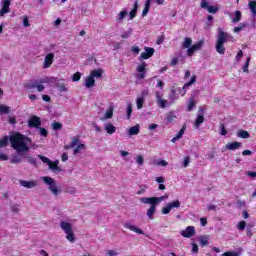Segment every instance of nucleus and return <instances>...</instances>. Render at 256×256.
<instances>
[{"label":"nucleus","instance_id":"f257e3e1","mask_svg":"<svg viewBox=\"0 0 256 256\" xmlns=\"http://www.w3.org/2000/svg\"><path fill=\"white\" fill-rule=\"evenodd\" d=\"M9 141L12 149L18 153V155H23V153H29L31 151V138L23 135L19 132L9 136H4L0 139V147H7L9 145Z\"/></svg>","mask_w":256,"mask_h":256},{"label":"nucleus","instance_id":"f03ea898","mask_svg":"<svg viewBox=\"0 0 256 256\" xmlns=\"http://www.w3.org/2000/svg\"><path fill=\"white\" fill-rule=\"evenodd\" d=\"M165 199H169V195L165 194L164 196L160 197H141L140 203L144 205H150V208L147 210L146 214L150 221H153L155 213H157V205L159 203H163Z\"/></svg>","mask_w":256,"mask_h":256},{"label":"nucleus","instance_id":"7ed1b4c3","mask_svg":"<svg viewBox=\"0 0 256 256\" xmlns=\"http://www.w3.org/2000/svg\"><path fill=\"white\" fill-rule=\"evenodd\" d=\"M229 39H233V36L223 31V29L218 28L215 50L219 53V55H225V43H227Z\"/></svg>","mask_w":256,"mask_h":256},{"label":"nucleus","instance_id":"20e7f679","mask_svg":"<svg viewBox=\"0 0 256 256\" xmlns=\"http://www.w3.org/2000/svg\"><path fill=\"white\" fill-rule=\"evenodd\" d=\"M43 83H45L43 79L30 80L29 82L24 83L23 88L25 89V91H29L30 93H33L35 89H37L39 93H42V91H45V86L43 85Z\"/></svg>","mask_w":256,"mask_h":256},{"label":"nucleus","instance_id":"39448f33","mask_svg":"<svg viewBox=\"0 0 256 256\" xmlns=\"http://www.w3.org/2000/svg\"><path fill=\"white\" fill-rule=\"evenodd\" d=\"M60 227L64 233H66V239L70 241V243H75V233H73V227L71 223L62 221L60 223Z\"/></svg>","mask_w":256,"mask_h":256},{"label":"nucleus","instance_id":"423d86ee","mask_svg":"<svg viewBox=\"0 0 256 256\" xmlns=\"http://www.w3.org/2000/svg\"><path fill=\"white\" fill-rule=\"evenodd\" d=\"M38 158L42 161V163H45L46 165H48L49 169L54 173H59L62 171L61 167H59V160H56L53 162L49 158L43 155H38Z\"/></svg>","mask_w":256,"mask_h":256},{"label":"nucleus","instance_id":"0eeeda50","mask_svg":"<svg viewBox=\"0 0 256 256\" xmlns=\"http://www.w3.org/2000/svg\"><path fill=\"white\" fill-rule=\"evenodd\" d=\"M43 181L44 183H46V185H49L48 189L49 191H51V193L53 195H59V189L57 188V183H55V180L49 176H45L43 177Z\"/></svg>","mask_w":256,"mask_h":256},{"label":"nucleus","instance_id":"6e6552de","mask_svg":"<svg viewBox=\"0 0 256 256\" xmlns=\"http://www.w3.org/2000/svg\"><path fill=\"white\" fill-rule=\"evenodd\" d=\"M179 207H181V201L179 200H174L172 202H169L166 207H163L161 212L162 215H169V213H171L172 209H179Z\"/></svg>","mask_w":256,"mask_h":256},{"label":"nucleus","instance_id":"1a4fd4ad","mask_svg":"<svg viewBox=\"0 0 256 256\" xmlns=\"http://www.w3.org/2000/svg\"><path fill=\"white\" fill-rule=\"evenodd\" d=\"M137 71L139 74H137V79H145V75H147V63L141 62L138 67Z\"/></svg>","mask_w":256,"mask_h":256},{"label":"nucleus","instance_id":"9d476101","mask_svg":"<svg viewBox=\"0 0 256 256\" xmlns=\"http://www.w3.org/2000/svg\"><path fill=\"white\" fill-rule=\"evenodd\" d=\"M153 55H155V48H151V47H144V52H142L140 54L139 59H151V57H153Z\"/></svg>","mask_w":256,"mask_h":256},{"label":"nucleus","instance_id":"9b49d317","mask_svg":"<svg viewBox=\"0 0 256 256\" xmlns=\"http://www.w3.org/2000/svg\"><path fill=\"white\" fill-rule=\"evenodd\" d=\"M202 47H203V40H200L196 44L190 46V48H188L187 50L188 57H193V54L195 53V51H201Z\"/></svg>","mask_w":256,"mask_h":256},{"label":"nucleus","instance_id":"f8f14e48","mask_svg":"<svg viewBox=\"0 0 256 256\" xmlns=\"http://www.w3.org/2000/svg\"><path fill=\"white\" fill-rule=\"evenodd\" d=\"M180 235L186 239H191L195 235V226H187L185 230L180 231Z\"/></svg>","mask_w":256,"mask_h":256},{"label":"nucleus","instance_id":"ddd939ff","mask_svg":"<svg viewBox=\"0 0 256 256\" xmlns=\"http://www.w3.org/2000/svg\"><path fill=\"white\" fill-rule=\"evenodd\" d=\"M28 127L39 129L41 127V118L39 116H32L28 121Z\"/></svg>","mask_w":256,"mask_h":256},{"label":"nucleus","instance_id":"4468645a","mask_svg":"<svg viewBox=\"0 0 256 256\" xmlns=\"http://www.w3.org/2000/svg\"><path fill=\"white\" fill-rule=\"evenodd\" d=\"M200 6L202 9H207L208 13L215 14L217 11H219V7L217 6H209V2L207 0H201Z\"/></svg>","mask_w":256,"mask_h":256},{"label":"nucleus","instance_id":"2eb2a0df","mask_svg":"<svg viewBox=\"0 0 256 256\" xmlns=\"http://www.w3.org/2000/svg\"><path fill=\"white\" fill-rule=\"evenodd\" d=\"M53 59H55V54H53V53L47 54L44 58L43 68L49 69V67H51V65H53Z\"/></svg>","mask_w":256,"mask_h":256},{"label":"nucleus","instance_id":"dca6fc26","mask_svg":"<svg viewBox=\"0 0 256 256\" xmlns=\"http://www.w3.org/2000/svg\"><path fill=\"white\" fill-rule=\"evenodd\" d=\"M19 184L21 185V187H25L26 189H33L35 187H37V181L35 180H20Z\"/></svg>","mask_w":256,"mask_h":256},{"label":"nucleus","instance_id":"f3484780","mask_svg":"<svg viewBox=\"0 0 256 256\" xmlns=\"http://www.w3.org/2000/svg\"><path fill=\"white\" fill-rule=\"evenodd\" d=\"M204 111L205 110L203 108L199 109L198 115H197L196 120L194 122L195 127H199V125H201L205 122V116H203Z\"/></svg>","mask_w":256,"mask_h":256},{"label":"nucleus","instance_id":"a211bd4d","mask_svg":"<svg viewBox=\"0 0 256 256\" xmlns=\"http://www.w3.org/2000/svg\"><path fill=\"white\" fill-rule=\"evenodd\" d=\"M9 7H11V0H4L2 4V9L0 10V17L9 13Z\"/></svg>","mask_w":256,"mask_h":256},{"label":"nucleus","instance_id":"6ab92c4d","mask_svg":"<svg viewBox=\"0 0 256 256\" xmlns=\"http://www.w3.org/2000/svg\"><path fill=\"white\" fill-rule=\"evenodd\" d=\"M241 142L234 141L226 144L227 151H237V149H241Z\"/></svg>","mask_w":256,"mask_h":256},{"label":"nucleus","instance_id":"aec40b11","mask_svg":"<svg viewBox=\"0 0 256 256\" xmlns=\"http://www.w3.org/2000/svg\"><path fill=\"white\" fill-rule=\"evenodd\" d=\"M125 229H129V231H133L134 233H137L138 235H143V230H141L139 227L131 224V223H126L124 225Z\"/></svg>","mask_w":256,"mask_h":256},{"label":"nucleus","instance_id":"412c9836","mask_svg":"<svg viewBox=\"0 0 256 256\" xmlns=\"http://www.w3.org/2000/svg\"><path fill=\"white\" fill-rule=\"evenodd\" d=\"M156 101L158 107H160L161 109H165V107H167V100H163L159 92H156Z\"/></svg>","mask_w":256,"mask_h":256},{"label":"nucleus","instance_id":"4be33fe9","mask_svg":"<svg viewBox=\"0 0 256 256\" xmlns=\"http://www.w3.org/2000/svg\"><path fill=\"white\" fill-rule=\"evenodd\" d=\"M198 242L200 247H207L209 245V236L208 235H202L198 237Z\"/></svg>","mask_w":256,"mask_h":256},{"label":"nucleus","instance_id":"5701e85b","mask_svg":"<svg viewBox=\"0 0 256 256\" xmlns=\"http://www.w3.org/2000/svg\"><path fill=\"white\" fill-rule=\"evenodd\" d=\"M139 131H141V126L136 124L128 129V135H139Z\"/></svg>","mask_w":256,"mask_h":256},{"label":"nucleus","instance_id":"b1692460","mask_svg":"<svg viewBox=\"0 0 256 256\" xmlns=\"http://www.w3.org/2000/svg\"><path fill=\"white\" fill-rule=\"evenodd\" d=\"M195 105H197V102L195 101V96H192L188 100L187 104V111L191 112L195 108Z\"/></svg>","mask_w":256,"mask_h":256},{"label":"nucleus","instance_id":"393cba45","mask_svg":"<svg viewBox=\"0 0 256 256\" xmlns=\"http://www.w3.org/2000/svg\"><path fill=\"white\" fill-rule=\"evenodd\" d=\"M105 131L108 133V135H113V133H115V131H117V127H115L113 124L111 123H107L104 127Z\"/></svg>","mask_w":256,"mask_h":256},{"label":"nucleus","instance_id":"a878e982","mask_svg":"<svg viewBox=\"0 0 256 256\" xmlns=\"http://www.w3.org/2000/svg\"><path fill=\"white\" fill-rule=\"evenodd\" d=\"M95 86V79L89 75L88 77H86L85 80V87H87V89H91V87Z\"/></svg>","mask_w":256,"mask_h":256},{"label":"nucleus","instance_id":"bb28decb","mask_svg":"<svg viewBox=\"0 0 256 256\" xmlns=\"http://www.w3.org/2000/svg\"><path fill=\"white\" fill-rule=\"evenodd\" d=\"M90 75L95 79H101L103 77V70L102 69H97V70H92Z\"/></svg>","mask_w":256,"mask_h":256},{"label":"nucleus","instance_id":"cd10ccee","mask_svg":"<svg viewBox=\"0 0 256 256\" xmlns=\"http://www.w3.org/2000/svg\"><path fill=\"white\" fill-rule=\"evenodd\" d=\"M237 137L240 139H249L251 137V134L247 132V130H239L237 132Z\"/></svg>","mask_w":256,"mask_h":256},{"label":"nucleus","instance_id":"c85d7f7f","mask_svg":"<svg viewBox=\"0 0 256 256\" xmlns=\"http://www.w3.org/2000/svg\"><path fill=\"white\" fill-rule=\"evenodd\" d=\"M8 113H11V107L0 104V115H7Z\"/></svg>","mask_w":256,"mask_h":256},{"label":"nucleus","instance_id":"c756f323","mask_svg":"<svg viewBox=\"0 0 256 256\" xmlns=\"http://www.w3.org/2000/svg\"><path fill=\"white\" fill-rule=\"evenodd\" d=\"M193 43V40L189 37H186L184 39V42L182 43V49H189L191 48V45Z\"/></svg>","mask_w":256,"mask_h":256},{"label":"nucleus","instance_id":"7c9ffc66","mask_svg":"<svg viewBox=\"0 0 256 256\" xmlns=\"http://www.w3.org/2000/svg\"><path fill=\"white\" fill-rule=\"evenodd\" d=\"M248 7H249L252 15H256V0H250L248 2Z\"/></svg>","mask_w":256,"mask_h":256},{"label":"nucleus","instance_id":"2f4dec72","mask_svg":"<svg viewBox=\"0 0 256 256\" xmlns=\"http://www.w3.org/2000/svg\"><path fill=\"white\" fill-rule=\"evenodd\" d=\"M195 81H197V76L193 75L190 79L189 82H186L183 86V89H188V87H191L193 85V83H195Z\"/></svg>","mask_w":256,"mask_h":256},{"label":"nucleus","instance_id":"473e14b6","mask_svg":"<svg viewBox=\"0 0 256 256\" xmlns=\"http://www.w3.org/2000/svg\"><path fill=\"white\" fill-rule=\"evenodd\" d=\"M243 15L241 14V11L237 10L235 12V17L232 19V23H239L241 21Z\"/></svg>","mask_w":256,"mask_h":256},{"label":"nucleus","instance_id":"72a5a7b5","mask_svg":"<svg viewBox=\"0 0 256 256\" xmlns=\"http://www.w3.org/2000/svg\"><path fill=\"white\" fill-rule=\"evenodd\" d=\"M52 129L54 131H59V130L63 129V124L61 122L54 121L52 123Z\"/></svg>","mask_w":256,"mask_h":256},{"label":"nucleus","instance_id":"f704fd0d","mask_svg":"<svg viewBox=\"0 0 256 256\" xmlns=\"http://www.w3.org/2000/svg\"><path fill=\"white\" fill-rule=\"evenodd\" d=\"M169 99L172 100V103H174V101H177V99H179V97L177 96V91L175 89H171Z\"/></svg>","mask_w":256,"mask_h":256},{"label":"nucleus","instance_id":"c9c22d12","mask_svg":"<svg viewBox=\"0 0 256 256\" xmlns=\"http://www.w3.org/2000/svg\"><path fill=\"white\" fill-rule=\"evenodd\" d=\"M133 113V104L129 103L127 105V109H126V115H127V119H131V115Z\"/></svg>","mask_w":256,"mask_h":256},{"label":"nucleus","instance_id":"e433bc0d","mask_svg":"<svg viewBox=\"0 0 256 256\" xmlns=\"http://www.w3.org/2000/svg\"><path fill=\"white\" fill-rule=\"evenodd\" d=\"M25 153H27V152L22 153V156H24L26 159H28V163H30V165H37V160L31 156L25 155Z\"/></svg>","mask_w":256,"mask_h":256},{"label":"nucleus","instance_id":"4c0bfd02","mask_svg":"<svg viewBox=\"0 0 256 256\" xmlns=\"http://www.w3.org/2000/svg\"><path fill=\"white\" fill-rule=\"evenodd\" d=\"M85 149V144H78L77 147L74 149V155H77L78 153H81Z\"/></svg>","mask_w":256,"mask_h":256},{"label":"nucleus","instance_id":"58836bf2","mask_svg":"<svg viewBox=\"0 0 256 256\" xmlns=\"http://www.w3.org/2000/svg\"><path fill=\"white\" fill-rule=\"evenodd\" d=\"M249 63H251V57H248L246 59V62L244 64V66H243L244 73H249Z\"/></svg>","mask_w":256,"mask_h":256},{"label":"nucleus","instance_id":"ea45409f","mask_svg":"<svg viewBox=\"0 0 256 256\" xmlns=\"http://www.w3.org/2000/svg\"><path fill=\"white\" fill-rule=\"evenodd\" d=\"M246 235L247 237H253V226L250 224H248L246 227Z\"/></svg>","mask_w":256,"mask_h":256},{"label":"nucleus","instance_id":"a19ab883","mask_svg":"<svg viewBox=\"0 0 256 256\" xmlns=\"http://www.w3.org/2000/svg\"><path fill=\"white\" fill-rule=\"evenodd\" d=\"M22 161H23V159L21 157H19L18 155H14L11 159V163H13V164L21 163Z\"/></svg>","mask_w":256,"mask_h":256},{"label":"nucleus","instance_id":"79ce46f5","mask_svg":"<svg viewBox=\"0 0 256 256\" xmlns=\"http://www.w3.org/2000/svg\"><path fill=\"white\" fill-rule=\"evenodd\" d=\"M135 161L138 165H143L145 163V158L142 155H138L135 158Z\"/></svg>","mask_w":256,"mask_h":256},{"label":"nucleus","instance_id":"37998d69","mask_svg":"<svg viewBox=\"0 0 256 256\" xmlns=\"http://www.w3.org/2000/svg\"><path fill=\"white\" fill-rule=\"evenodd\" d=\"M38 129L41 137H47V135H49V131H47V129H45L44 127H40Z\"/></svg>","mask_w":256,"mask_h":256},{"label":"nucleus","instance_id":"c03bdc74","mask_svg":"<svg viewBox=\"0 0 256 256\" xmlns=\"http://www.w3.org/2000/svg\"><path fill=\"white\" fill-rule=\"evenodd\" d=\"M136 103H137V109H143V103H145V99L140 97L137 99Z\"/></svg>","mask_w":256,"mask_h":256},{"label":"nucleus","instance_id":"a18cd8bd","mask_svg":"<svg viewBox=\"0 0 256 256\" xmlns=\"http://www.w3.org/2000/svg\"><path fill=\"white\" fill-rule=\"evenodd\" d=\"M133 33V29L129 28L127 32H125L124 34L121 35V37L123 39H129V37H131Z\"/></svg>","mask_w":256,"mask_h":256},{"label":"nucleus","instance_id":"49530a36","mask_svg":"<svg viewBox=\"0 0 256 256\" xmlns=\"http://www.w3.org/2000/svg\"><path fill=\"white\" fill-rule=\"evenodd\" d=\"M245 27H247V23H243L238 27L234 28V33H240V31H243V29H245Z\"/></svg>","mask_w":256,"mask_h":256},{"label":"nucleus","instance_id":"de8ad7c7","mask_svg":"<svg viewBox=\"0 0 256 256\" xmlns=\"http://www.w3.org/2000/svg\"><path fill=\"white\" fill-rule=\"evenodd\" d=\"M106 119H113V107H110L105 114Z\"/></svg>","mask_w":256,"mask_h":256},{"label":"nucleus","instance_id":"09e8293b","mask_svg":"<svg viewBox=\"0 0 256 256\" xmlns=\"http://www.w3.org/2000/svg\"><path fill=\"white\" fill-rule=\"evenodd\" d=\"M127 17V11H121L119 14H118V18H117V21H123L124 18Z\"/></svg>","mask_w":256,"mask_h":256},{"label":"nucleus","instance_id":"8fccbe9b","mask_svg":"<svg viewBox=\"0 0 256 256\" xmlns=\"http://www.w3.org/2000/svg\"><path fill=\"white\" fill-rule=\"evenodd\" d=\"M185 129L186 127L183 126L177 133L176 137L179 138V139H182L183 138V135H185Z\"/></svg>","mask_w":256,"mask_h":256},{"label":"nucleus","instance_id":"3c124183","mask_svg":"<svg viewBox=\"0 0 256 256\" xmlns=\"http://www.w3.org/2000/svg\"><path fill=\"white\" fill-rule=\"evenodd\" d=\"M245 227H247V222H245V221H240V222L238 223V229H239V231H245Z\"/></svg>","mask_w":256,"mask_h":256},{"label":"nucleus","instance_id":"603ef678","mask_svg":"<svg viewBox=\"0 0 256 256\" xmlns=\"http://www.w3.org/2000/svg\"><path fill=\"white\" fill-rule=\"evenodd\" d=\"M72 81H74V82L81 81V74H80V72H76V73L73 74Z\"/></svg>","mask_w":256,"mask_h":256},{"label":"nucleus","instance_id":"864d4df0","mask_svg":"<svg viewBox=\"0 0 256 256\" xmlns=\"http://www.w3.org/2000/svg\"><path fill=\"white\" fill-rule=\"evenodd\" d=\"M239 252L227 251L222 254V256H239Z\"/></svg>","mask_w":256,"mask_h":256},{"label":"nucleus","instance_id":"5fc2aeb1","mask_svg":"<svg viewBox=\"0 0 256 256\" xmlns=\"http://www.w3.org/2000/svg\"><path fill=\"white\" fill-rule=\"evenodd\" d=\"M173 119H175V114H173V112H169L166 117L167 123H171L173 121Z\"/></svg>","mask_w":256,"mask_h":256},{"label":"nucleus","instance_id":"6e6d98bb","mask_svg":"<svg viewBox=\"0 0 256 256\" xmlns=\"http://www.w3.org/2000/svg\"><path fill=\"white\" fill-rule=\"evenodd\" d=\"M189 163H191V158L189 156H185L183 161V167H189Z\"/></svg>","mask_w":256,"mask_h":256},{"label":"nucleus","instance_id":"4d7b16f0","mask_svg":"<svg viewBox=\"0 0 256 256\" xmlns=\"http://www.w3.org/2000/svg\"><path fill=\"white\" fill-rule=\"evenodd\" d=\"M79 143V137H73L72 141L70 143V147H76V145Z\"/></svg>","mask_w":256,"mask_h":256},{"label":"nucleus","instance_id":"13d9d810","mask_svg":"<svg viewBox=\"0 0 256 256\" xmlns=\"http://www.w3.org/2000/svg\"><path fill=\"white\" fill-rule=\"evenodd\" d=\"M132 53H135V55H139L141 48H139V46H133L131 48Z\"/></svg>","mask_w":256,"mask_h":256},{"label":"nucleus","instance_id":"bf43d9fd","mask_svg":"<svg viewBox=\"0 0 256 256\" xmlns=\"http://www.w3.org/2000/svg\"><path fill=\"white\" fill-rule=\"evenodd\" d=\"M156 183H159L160 185L165 183V177L160 176L155 178Z\"/></svg>","mask_w":256,"mask_h":256},{"label":"nucleus","instance_id":"052dcab7","mask_svg":"<svg viewBox=\"0 0 256 256\" xmlns=\"http://www.w3.org/2000/svg\"><path fill=\"white\" fill-rule=\"evenodd\" d=\"M177 63H179V58L173 57L172 60H171V62H170V65H171L172 67H175V66L177 65Z\"/></svg>","mask_w":256,"mask_h":256},{"label":"nucleus","instance_id":"680f3d73","mask_svg":"<svg viewBox=\"0 0 256 256\" xmlns=\"http://www.w3.org/2000/svg\"><path fill=\"white\" fill-rule=\"evenodd\" d=\"M192 253H199V246L197 243L192 244Z\"/></svg>","mask_w":256,"mask_h":256},{"label":"nucleus","instance_id":"e2e57ef3","mask_svg":"<svg viewBox=\"0 0 256 256\" xmlns=\"http://www.w3.org/2000/svg\"><path fill=\"white\" fill-rule=\"evenodd\" d=\"M12 213H19V205L14 204L11 206Z\"/></svg>","mask_w":256,"mask_h":256},{"label":"nucleus","instance_id":"0e129e2a","mask_svg":"<svg viewBox=\"0 0 256 256\" xmlns=\"http://www.w3.org/2000/svg\"><path fill=\"white\" fill-rule=\"evenodd\" d=\"M220 127V135H227V129L225 128V125L221 124Z\"/></svg>","mask_w":256,"mask_h":256},{"label":"nucleus","instance_id":"69168bd1","mask_svg":"<svg viewBox=\"0 0 256 256\" xmlns=\"http://www.w3.org/2000/svg\"><path fill=\"white\" fill-rule=\"evenodd\" d=\"M23 25H24V27H31V24L29 23V18L28 17H25L23 19Z\"/></svg>","mask_w":256,"mask_h":256},{"label":"nucleus","instance_id":"338daca9","mask_svg":"<svg viewBox=\"0 0 256 256\" xmlns=\"http://www.w3.org/2000/svg\"><path fill=\"white\" fill-rule=\"evenodd\" d=\"M200 223H201L202 227H205V225H207V218H205V217L200 218Z\"/></svg>","mask_w":256,"mask_h":256},{"label":"nucleus","instance_id":"774afa93","mask_svg":"<svg viewBox=\"0 0 256 256\" xmlns=\"http://www.w3.org/2000/svg\"><path fill=\"white\" fill-rule=\"evenodd\" d=\"M107 255L109 256H117V252L115 250H108Z\"/></svg>","mask_w":256,"mask_h":256}]
</instances>
